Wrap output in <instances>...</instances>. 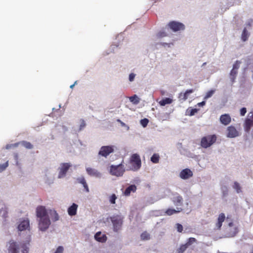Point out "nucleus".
<instances>
[{
    "instance_id": "1",
    "label": "nucleus",
    "mask_w": 253,
    "mask_h": 253,
    "mask_svg": "<svg viewBox=\"0 0 253 253\" xmlns=\"http://www.w3.org/2000/svg\"><path fill=\"white\" fill-rule=\"evenodd\" d=\"M129 163L131 165L130 170L136 171L141 167V161L140 156L138 154H133L130 157Z\"/></svg>"
},
{
    "instance_id": "2",
    "label": "nucleus",
    "mask_w": 253,
    "mask_h": 253,
    "mask_svg": "<svg viewBox=\"0 0 253 253\" xmlns=\"http://www.w3.org/2000/svg\"><path fill=\"white\" fill-rule=\"evenodd\" d=\"M217 137L215 134L204 136L201 140V146L204 148H207L214 143Z\"/></svg>"
},
{
    "instance_id": "3",
    "label": "nucleus",
    "mask_w": 253,
    "mask_h": 253,
    "mask_svg": "<svg viewBox=\"0 0 253 253\" xmlns=\"http://www.w3.org/2000/svg\"><path fill=\"white\" fill-rule=\"evenodd\" d=\"M110 219L113 224V231L115 232H118L122 229L123 223L122 218L121 216L116 215L111 217Z\"/></svg>"
},
{
    "instance_id": "4",
    "label": "nucleus",
    "mask_w": 253,
    "mask_h": 253,
    "mask_svg": "<svg viewBox=\"0 0 253 253\" xmlns=\"http://www.w3.org/2000/svg\"><path fill=\"white\" fill-rule=\"evenodd\" d=\"M125 171V168L122 164L117 166L111 165L110 169V173L111 175L117 177L122 176Z\"/></svg>"
},
{
    "instance_id": "5",
    "label": "nucleus",
    "mask_w": 253,
    "mask_h": 253,
    "mask_svg": "<svg viewBox=\"0 0 253 253\" xmlns=\"http://www.w3.org/2000/svg\"><path fill=\"white\" fill-rule=\"evenodd\" d=\"M51 224L49 217L39 219L38 227L39 230L45 232Z\"/></svg>"
},
{
    "instance_id": "6",
    "label": "nucleus",
    "mask_w": 253,
    "mask_h": 253,
    "mask_svg": "<svg viewBox=\"0 0 253 253\" xmlns=\"http://www.w3.org/2000/svg\"><path fill=\"white\" fill-rule=\"evenodd\" d=\"M168 27L173 32H177L181 30H184L185 29L184 25L180 22L172 21L168 24Z\"/></svg>"
},
{
    "instance_id": "7",
    "label": "nucleus",
    "mask_w": 253,
    "mask_h": 253,
    "mask_svg": "<svg viewBox=\"0 0 253 253\" xmlns=\"http://www.w3.org/2000/svg\"><path fill=\"white\" fill-rule=\"evenodd\" d=\"M19 231H25L30 229V220L27 218H21L19 219V224L17 226Z\"/></svg>"
},
{
    "instance_id": "8",
    "label": "nucleus",
    "mask_w": 253,
    "mask_h": 253,
    "mask_svg": "<svg viewBox=\"0 0 253 253\" xmlns=\"http://www.w3.org/2000/svg\"><path fill=\"white\" fill-rule=\"evenodd\" d=\"M114 151V146H103L100 148L98 152V155L106 158L111 153Z\"/></svg>"
},
{
    "instance_id": "9",
    "label": "nucleus",
    "mask_w": 253,
    "mask_h": 253,
    "mask_svg": "<svg viewBox=\"0 0 253 253\" xmlns=\"http://www.w3.org/2000/svg\"><path fill=\"white\" fill-rule=\"evenodd\" d=\"M252 126H253V112H250L248 118L245 121L244 128L246 132H249Z\"/></svg>"
},
{
    "instance_id": "10",
    "label": "nucleus",
    "mask_w": 253,
    "mask_h": 253,
    "mask_svg": "<svg viewBox=\"0 0 253 253\" xmlns=\"http://www.w3.org/2000/svg\"><path fill=\"white\" fill-rule=\"evenodd\" d=\"M184 209H183L181 208H178L177 207V210L173 209H168L165 211H156V215L158 216L159 215H162L164 213L168 215H171L174 213H178L182 211H183Z\"/></svg>"
},
{
    "instance_id": "11",
    "label": "nucleus",
    "mask_w": 253,
    "mask_h": 253,
    "mask_svg": "<svg viewBox=\"0 0 253 253\" xmlns=\"http://www.w3.org/2000/svg\"><path fill=\"white\" fill-rule=\"evenodd\" d=\"M71 167V165L70 163H62L60 165L59 168V171L58 174V178H61L64 177L70 168Z\"/></svg>"
},
{
    "instance_id": "12",
    "label": "nucleus",
    "mask_w": 253,
    "mask_h": 253,
    "mask_svg": "<svg viewBox=\"0 0 253 253\" xmlns=\"http://www.w3.org/2000/svg\"><path fill=\"white\" fill-rule=\"evenodd\" d=\"M46 207H37L36 215L39 219L49 217Z\"/></svg>"
},
{
    "instance_id": "13",
    "label": "nucleus",
    "mask_w": 253,
    "mask_h": 253,
    "mask_svg": "<svg viewBox=\"0 0 253 253\" xmlns=\"http://www.w3.org/2000/svg\"><path fill=\"white\" fill-rule=\"evenodd\" d=\"M31 236L29 235L26 240L21 243L19 248L22 249V253H28L29 251L30 243L31 242Z\"/></svg>"
},
{
    "instance_id": "14",
    "label": "nucleus",
    "mask_w": 253,
    "mask_h": 253,
    "mask_svg": "<svg viewBox=\"0 0 253 253\" xmlns=\"http://www.w3.org/2000/svg\"><path fill=\"white\" fill-rule=\"evenodd\" d=\"M20 143H21L24 147H25L27 149H31L33 148V145L30 142L26 141H22L20 142H18L10 145H7L6 146V148L8 149L11 148L12 147H17Z\"/></svg>"
},
{
    "instance_id": "15",
    "label": "nucleus",
    "mask_w": 253,
    "mask_h": 253,
    "mask_svg": "<svg viewBox=\"0 0 253 253\" xmlns=\"http://www.w3.org/2000/svg\"><path fill=\"white\" fill-rule=\"evenodd\" d=\"M9 244L8 253H19V245L16 242L11 241Z\"/></svg>"
},
{
    "instance_id": "16",
    "label": "nucleus",
    "mask_w": 253,
    "mask_h": 253,
    "mask_svg": "<svg viewBox=\"0 0 253 253\" xmlns=\"http://www.w3.org/2000/svg\"><path fill=\"white\" fill-rule=\"evenodd\" d=\"M239 135V132L233 126H229L227 128V136L229 138H234Z\"/></svg>"
},
{
    "instance_id": "17",
    "label": "nucleus",
    "mask_w": 253,
    "mask_h": 253,
    "mask_svg": "<svg viewBox=\"0 0 253 253\" xmlns=\"http://www.w3.org/2000/svg\"><path fill=\"white\" fill-rule=\"evenodd\" d=\"M86 171L87 173L91 176L100 177L101 175V173L98 170L93 168L89 167L86 168Z\"/></svg>"
},
{
    "instance_id": "18",
    "label": "nucleus",
    "mask_w": 253,
    "mask_h": 253,
    "mask_svg": "<svg viewBox=\"0 0 253 253\" xmlns=\"http://www.w3.org/2000/svg\"><path fill=\"white\" fill-rule=\"evenodd\" d=\"M193 175L192 171L188 169H183L180 173V177L183 179H187L192 177Z\"/></svg>"
},
{
    "instance_id": "19",
    "label": "nucleus",
    "mask_w": 253,
    "mask_h": 253,
    "mask_svg": "<svg viewBox=\"0 0 253 253\" xmlns=\"http://www.w3.org/2000/svg\"><path fill=\"white\" fill-rule=\"evenodd\" d=\"M94 239L97 242L105 243L107 241V237L105 234H102L101 232L99 231L95 234Z\"/></svg>"
},
{
    "instance_id": "20",
    "label": "nucleus",
    "mask_w": 253,
    "mask_h": 253,
    "mask_svg": "<svg viewBox=\"0 0 253 253\" xmlns=\"http://www.w3.org/2000/svg\"><path fill=\"white\" fill-rule=\"evenodd\" d=\"M231 119L229 115L225 114L222 115L220 117V121L221 124L226 126L230 124Z\"/></svg>"
},
{
    "instance_id": "21",
    "label": "nucleus",
    "mask_w": 253,
    "mask_h": 253,
    "mask_svg": "<svg viewBox=\"0 0 253 253\" xmlns=\"http://www.w3.org/2000/svg\"><path fill=\"white\" fill-rule=\"evenodd\" d=\"M225 215L224 213H221L219 214L217 218V222L216 224V227L218 229H220L222 226V223L224 221Z\"/></svg>"
},
{
    "instance_id": "22",
    "label": "nucleus",
    "mask_w": 253,
    "mask_h": 253,
    "mask_svg": "<svg viewBox=\"0 0 253 253\" xmlns=\"http://www.w3.org/2000/svg\"><path fill=\"white\" fill-rule=\"evenodd\" d=\"M136 190V186L135 185H131L126 188L124 194L125 196H129L131 192H135Z\"/></svg>"
},
{
    "instance_id": "23",
    "label": "nucleus",
    "mask_w": 253,
    "mask_h": 253,
    "mask_svg": "<svg viewBox=\"0 0 253 253\" xmlns=\"http://www.w3.org/2000/svg\"><path fill=\"white\" fill-rule=\"evenodd\" d=\"M77 181L83 185L85 191L89 192V188L85 178L84 177H79L77 179Z\"/></svg>"
},
{
    "instance_id": "24",
    "label": "nucleus",
    "mask_w": 253,
    "mask_h": 253,
    "mask_svg": "<svg viewBox=\"0 0 253 253\" xmlns=\"http://www.w3.org/2000/svg\"><path fill=\"white\" fill-rule=\"evenodd\" d=\"M0 216H1L4 221L6 220V218L8 217V208L7 207H2L0 209Z\"/></svg>"
},
{
    "instance_id": "25",
    "label": "nucleus",
    "mask_w": 253,
    "mask_h": 253,
    "mask_svg": "<svg viewBox=\"0 0 253 253\" xmlns=\"http://www.w3.org/2000/svg\"><path fill=\"white\" fill-rule=\"evenodd\" d=\"M78 207H69L67 210L68 214L73 216L77 214Z\"/></svg>"
},
{
    "instance_id": "26",
    "label": "nucleus",
    "mask_w": 253,
    "mask_h": 253,
    "mask_svg": "<svg viewBox=\"0 0 253 253\" xmlns=\"http://www.w3.org/2000/svg\"><path fill=\"white\" fill-rule=\"evenodd\" d=\"M173 101V100L170 98H165L162 99L159 102V104L162 106H164L167 104H170Z\"/></svg>"
},
{
    "instance_id": "27",
    "label": "nucleus",
    "mask_w": 253,
    "mask_h": 253,
    "mask_svg": "<svg viewBox=\"0 0 253 253\" xmlns=\"http://www.w3.org/2000/svg\"><path fill=\"white\" fill-rule=\"evenodd\" d=\"M249 35L250 34L248 33L247 29L244 28L241 35V39L242 41L246 42V41H247L249 37Z\"/></svg>"
},
{
    "instance_id": "28",
    "label": "nucleus",
    "mask_w": 253,
    "mask_h": 253,
    "mask_svg": "<svg viewBox=\"0 0 253 253\" xmlns=\"http://www.w3.org/2000/svg\"><path fill=\"white\" fill-rule=\"evenodd\" d=\"M238 74V71L234 70H231L230 73V79L231 83L233 84L235 82V79Z\"/></svg>"
},
{
    "instance_id": "29",
    "label": "nucleus",
    "mask_w": 253,
    "mask_h": 253,
    "mask_svg": "<svg viewBox=\"0 0 253 253\" xmlns=\"http://www.w3.org/2000/svg\"><path fill=\"white\" fill-rule=\"evenodd\" d=\"M51 220L55 222L59 220V216L56 211L54 210L53 212L50 213Z\"/></svg>"
},
{
    "instance_id": "30",
    "label": "nucleus",
    "mask_w": 253,
    "mask_h": 253,
    "mask_svg": "<svg viewBox=\"0 0 253 253\" xmlns=\"http://www.w3.org/2000/svg\"><path fill=\"white\" fill-rule=\"evenodd\" d=\"M160 156L158 154H154L151 158V162L154 164H157L159 162Z\"/></svg>"
},
{
    "instance_id": "31",
    "label": "nucleus",
    "mask_w": 253,
    "mask_h": 253,
    "mask_svg": "<svg viewBox=\"0 0 253 253\" xmlns=\"http://www.w3.org/2000/svg\"><path fill=\"white\" fill-rule=\"evenodd\" d=\"M233 188L236 190V192L238 193H241L242 192L241 187L240 185V184L237 181L234 182Z\"/></svg>"
},
{
    "instance_id": "32",
    "label": "nucleus",
    "mask_w": 253,
    "mask_h": 253,
    "mask_svg": "<svg viewBox=\"0 0 253 253\" xmlns=\"http://www.w3.org/2000/svg\"><path fill=\"white\" fill-rule=\"evenodd\" d=\"M188 248L187 246L184 244H182L180 246L179 248L177 249L176 253H183Z\"/></svg>"
},
{
    "instance_id": "33",
    "label": "nucleus",
    "mask_w": 253,
    "mask_h": 253,
    "mask_svg": "<svg viewBox=\"0 0 253 253\" xmlns=\"http://www.w3.org/2000/svg\"><path fill=\"white\" fill-rule=\"evenodd\" d=\"M129 99L130 102L135 104H138L139 102V99L136 95L129 97Z\"/></svg>"
},
{
    "instance_id": "34",
    "label": "nucleus",
    "mask_w": 253,
    "mask_h": 253,
    "mask_svg": "<svg viewBox=\"0 0 253 253\" xmlns=\"http://www.w3.org/2000/svg\"><path fill=\"white\" fill-rule=\"evenodd\" d=\"M197 240L195 238L190 237L187 240L186 243L185 244L187 247L193 244L194 243L196 242Z\"/></svg>"
},
{
    "instance_id": "35",
    "label": "nucleus",
    "mask_w": 253,
    "mask_h": 253,
    "mask_svg": "<svg viewBox=\"0 0 253 253\" xmlns=\"http://www.w3.org/2000/svg\"><path fill=\"white\" fill-rule=\"evenodd\" d=\"M215 92V90L212 89L211 90L208 91L206 95L204 97V99L206 100L208 99L209 98L211 97L212 95L214 94Z\"/></svg>"
},
{
    "instance_id": "36",
    "label": "nucleus",
    "mask_w": 253,
    "mask_h": 253,
    "mask_svg": "<svg viewBox=\"0 0 253 253\" xmlns=\"http://www.w3.org/2000/svg\"><path fill=\"white\" fill-rule=\"evenodd\" d=\"M241 63V61L237 60L235 63L233 64V68L232 70H234L235 71H238V69L240 67V64Z\"/></svg>"
},
{
    "instance_id": "37",
    "label": "nucleus",
    "mask_w": 253,
    "mask_h": 253,
    "mask_svg": "<svg viewBox=\"0 0 253 253\" xmlns=\"http://www.w3.org/2000/svg\"><path fill=\"white\" fill-rule=\"evenodd\" d=\"M8 166V161H6L3 164H0V172H1L3 170H4Z\"/></svg>"
},
{
    "instance_id": "38",
    "label": "nucleus",
    "mask_w": 253,
    "mask_h": 253,
    "mask_svg": "<svg viewBox=\"0 0 253 253\" xmlns=\"http://www.w3.org/2000/svg\"><path fill=\"white\" fill-rule=\"evenodd\" d=\"M175 227L178 232L181 233L182 232L183 228L182 224L180 223H176L175 224Z\"/></svg>"
},
{
    "instance_id": "39",
    "label": "nucleus",
    "mask_w": 253,
    "mask_h": 253,
    "mask_svg": "<svg viewBox=\"0 0 253 253\" xmlns=\"http://www.w3.org/2000/svg\"><path fill=\"white\" fill-rule=\"evenodd\" d=\"M149 122L148 119L144 118L140 121V124L143 127H146Z\"/></svg>"
},
{
    "instance_id": "40",
    "label": "nucleus",
    "mask_w": 253,
    "mask_h": 253,
    "mask_svg": "<svg viewBox=\"0 0 253 253\" xmlns=\"http://www.w3.org/2000/svg\"><path fill=\"white\" fill-rule=\"evenodd\" d=\"M178 98L180 100L185 101L186 100L185 94H184L183 92H180L179 94Z\"/></svg>"
},
{
    "instance_id": "41",
    "label": "nucleus",
    "mask_w": 253,
    "mask_h": 253,
    "mask_svg": "<svg viewBox=\"0 0 253 253\" xmlns=\"http://www.w3.org/2000/svg\"><path fill=\"white\" fill-rule=\"evenodd\" d=\"M116 198H117V197H116L115 194H112L110 196V199H109L110 203L112 204H114L115 203V200H116Z\"/></svg>"
},
{
    "instance_id": "42",
    "label": "nucleus",
    "mask_w": 253,
    "mask_h": 253,
    "mask_svg": "<svg viewBox=\"0 0 253 253\" xmlns=\"http://www.w3.org/2000/svg\"><path fill=\"white\" fill-rule=\"evenodd\" d=\"M167 34L164 31H160L158 34V37L159 38H163L167 36Z\"/></svg>"
},
{
    "instance_id": "43",
    "label": "nucleus",
    "mask_w": 253,
    "mask_h": 253,
    "mask_svg": "<svg viewBox=\"0 0 253 253\" xmlns=\"http://www.w3.org/2000/svg\"><path fill=\"white\" fill-rule=\"evenodd\" d=\"M64 248L62 246H59L54 253H62Z\"/></svg>"
},
{
    "instance_id": "44",
    "label": "nucleus",
    "mask_w": 253,
    "mask_h": 253,
    "mask_svg": "<svg viewBox=\"0 0 253 253\" xmlns=\"http://www.w3.org/2000/svg\"><path fill=\"white\" fill-rule=\"evenodd\" d=\"M194 89H188V90H187L184 93V94H185L186 95V99L188 98V96L190 94V93H192L194 92Z\"/></svg>"
},
{
    "instance_id": "45",
    "label": "nucleus",
    "mask_w": 253,
    "mask_h": 253,
    "mask_svg": "<svg viewBox=\"0 0 253 253\" xmlns=\"http://www.w3.org/2000/svg\"><path fill=\"white\" fill-rule=\"evenodd\" d=\"M182 200L183 199L182 197L180 196H178L174 198V201L177 202L178 203H180L182 202Z\"/></svg>"
},
{
    "instance_id": "46",
    "label": "nucleus",
    "mask_w": 253,
    "mask_h": 253,
    "mask_svg": "<svg viewBox=\"0 0 253 253\" xmlns=\"http://www.w3.org/2000/svg\"><path fill=\"white\" fill-rule=\"evenodd\" d=\"M247 112V109L246 108L243 107L240 110V115L242 116H244Z\"/></svg>"
},
{
    "instance_id": "47",
    "label": "nucleus",
    "mask_w": 253,
    "mask_h": 253,
    "mask_svg": "<svg viewBox=\"0 0 253 253\" xmlns=\"http://www.w3.org/2000/svg\"><path fill=\"white\" fill-rule=\"evenodd\" d=\"M199 111L198 109H192L190 111V115L193 116L195 115L196 113H197Z\"/></svg>"
},
{
    "instance_id": "48",
    "label": "nucleus",
    "mask_w": 253,
    "mask_h": 253,
    "mask_svg": "<svg viewBox=\"0 0 253 253\" xmlns=\"http://www.w3.org/2000/svg\"><path fill=\"white\" fill-rule=\"evenodd\" d=\"M85 125H86V124H85L84 121L83 120H82L81 123L80 124V130L82 129L85 126Z\"/></svg>"
},
{
    "instance_id": "49",
    "label": "nucleus",
    "mask_w": 253,
    "mask_h": 253,
    "mask_svg": "<svg viewBox=\"0 0 253 253\" xmlns=\"http://www.w3.org/2000/svg\"><path fill=\"white\" fill-rule=\"evenodd\" d=\"M135 75L134 73H131L129 75V80L130 82H132L134 80Z\"/></svg>"
},
{
    "instance_id": "50",
    "label": "nucleus",
    "mask_w": 253,
    "mask_h": 253,
    "mask_svg": "<svg viewBox=\"0 0 253 253\" xmlns=\"http://www.w3.org/2000/svg\"><path fill=\"white\" fill-rule=\"evenodd\" d=\"M184 209V210L182 211H183V212L186 213V214H188L192 211V210L191 209H188V208H187L186 210H185V209Z\"/></svg>"
},
{
    "instance_id": "51",
    "label": "nucleus",
    "mask_w": 253,
    "mask_h": 253,
    "mask_svg": "<svg viewBox=\"0 0 253 253\" xmlns=\"http://www.w3.org/2000/svg\"><path fill=\"white\" fill-rule=\"evenodd\" d=\"M205 104H206V102L205 101H203L201 102L198 103L197 105L199 107H202V106H204Z\"/></svg>"
},
{
    "instance_id": "52",
    "label": "nucleus",
    "mask_w": 253,
    "mask_h": 253,
    "mask_svg": "<svg viewBox=\"0 0 253 253\" xmlns=\"http://www.w3.org/2000/svg\"><path fill=\"white\" fill-rule=\"evenodd\" d=\"M224 189H225V191H223V195L224 196H225L226 195H227V193H228L227 188L226 187H224Z\"/></svg>"
},
{
    "instance_id": "53",
    "label": "nucleus",
    "mask_w": 253,
    "mask_h": 253,
    "mask_svg": "<svg viewBox=\"0 0 253 253\" xmlns=\"http://www.w3.org/2000/svg\"><path fill=\"white\" fill-rule=\"evenodd\" d=\"M117 122H119L121 124L122 126H125L126 125L125 124L122 122L120 119H118Z\"/></svg>"
},
{
    "instance_id": "54",
    "label": "nucleus",
    "mask_w": 253,
    "mask_h": 253,
    "mask_svg": "<svg viewBox=\"0 0 253 253\" xmlns=\"http://www.w3.org/2000/svg\"><path fill=\"white\" fill-rule=\"evenodd\" d=\"M141 237L143 239H147L146 235H144V234L143 233L141 235Z\"/></svg>"
},
{
    "instance_id": "55",
    "label": "nucleus",
    "mask_w": 253,
    "mask_h": 253,
    "mask_svg": "<svg viewBox=\"0 0 253 253\" xmlns=\"http://www.w3.org/2000/svg\"><path fill=\"white\" fill-rule=\"evenodd\" d=\"M171 43H162V45H164V46H165V45H168L169 47L170 46V45L171 44Z\"/></svg>"
},
{
    "instance_id": "56",
    "label": "nucleus",
    "mask_w": 253,
    "mask_h": 253,
    "mask_svg": "<svg viewBox=\"0 0 253 253\" xmlns=\"http://www.w3.org/2000/svg\"><path fill=\"white\" fill-rule=\"evenodd\" d=\"M76 83H77V81L75 82L73 84H72L70 85V88H73Z\"/></svg>"
},
{
    "instance_id": "57",
    "label": "nucleus",
    "mask_w": 253,
    "mask_h": 253,
    "mask_svg": "<svg viewBox=\"0 0 253 253\" xmlns=\"http://www.w3.org/2000/svg\"><path fill=\"white\" fill-rule=\"evenodd\" d=\"M233 222H231L229 223V224H228V225H229V226H230V227L232 226H233Z\"/></svg>"
},
{
    "instance_id": "58",
    "label": "nucleus",
    "mask_w": 253,
    "mask_h": 253,
    "mask_svg": "<svg viewBox=\"0 0 253 253\" xmlns=\"http://www.w3.org/2000/svg\"><path fill=\"white\" fill-rule=\"evenodd\" d=\"M72 206H78V205L75 203H73Z\"/></svg>"
}]
</instances>
